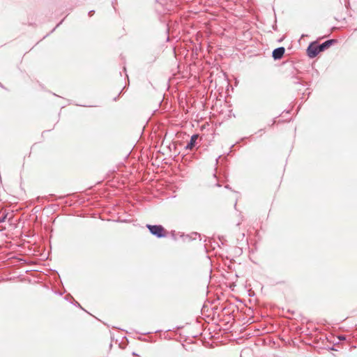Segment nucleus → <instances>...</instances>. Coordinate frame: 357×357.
I'll list each match as a JSON object with an SVG mask.
<instances>
[{"instance_id":"f257e3e1","label":"nucleus","mask_w":357,"mask_h":357,"mask_svg":"<svg viewBox=\"0 0 357 357\" xmlns=\"http://www.w3.org/2000/svg\"><path fill=\"white\" fill-rule=\"evenodd\" d=\"M336 42L337 40L335 39L326 40L321 44H318L317 42H312L307 48V54L310 58H314L319 54V53L328 49Z\"/></svg>"},{"instance_id":"f03ea898","label":"nucleus","mask_w":357,"mask_h":357,"mask_svg":"<svg viewBox=\"0 0 357 357\" xmlns=\"http://www.w3.org/2000/svg\"><path fill=\"white\" fill-rule=\"evenodd\" d=\"M146 227L153 236H155L158 238H164L167 236L166 230L160 225H146Z\"/></svg>"},{"instance_id":"7ed1b4c3","label":"nucleus","mask_w":357,"mask_h":357,"mask_svg":"<svg viewBox=\"0 0 357 357\" xmlns=\"http://www.w3.org/2000/svg\"><path fill=\"white\" fill-rule=\"evenodd\" d=\"M285 52V49L283 47H280L275 49L272 52V56L275 60L280 59Z\"/></svg>"},{"instance_id":"20e7f679","label":"nucleus","mask_w":357,"mask_h":357,"mask_svg":"<svg viewBox=\"0 0 357 357\" xmlns=\"http://www.w3.org/2000/svg\"><path fill=\"white\" fill-rule=\"evenodd\" d=\"M199 135H193L190 142L188 143V144L185 146L186 149H192L196 144L197 139H198Z\"/></svg>"},{"instance_id":"39448f33","label":"nucleus","mask_w":357,"mask_h":357,"mask_svg":"<svg viewBox=\"0 0 357 357\" xmlns=\"http://www.w3.org/2000/svg\"><path fill=\"white\" fill-rule=\"evenodd\" d=\"M292 82H293L294 84H301L299 78H298V77H293Z\"/></svg>"},{"instance_id":"423d86ee","label":"nucleus","mask_w":357,"mask_h":357,"mask_svg":"<svg viewBox=\"0 0 357 357\" xmlns=\"http://www.w3.org/2000/svg\"><path fill=\"white\" fill-rule=\"evenodd\" d=\"M6 215H5V216H3V217H1V218H0V222H3V221L5 220V219H6Z\"/></svg>"},{"instance_id":"0eeeda50","label":"nucleus","mask_w":357,"mask_h":357,"mask_svg":"<svg viewBox=\"0 0 357 357\" xmlns=\"http://www.w3.org/2000/svg\"><path fill=\"white\" fill-rule=\"evenodd\" d=\"M93 13H94V10H90V11L89 12V16H91V15H93Z\"/></svg>"},{"instance_id":"6e6552de","label":"nucleus","mask_w":357,"mask_h":357,"mask_svg":"<svg viewBox=\"0 0 357 357\" xmlns=\"http://www.w3.org/2000/svg\"><path fill=\"white\" fill-rule=\"evenodd\" d=\"M194 235H195V236H199V234H198L197 233H195V234H194Z\"/></svg>"},{"instance_id":"1a4fd4ad","label":"nucleus","mask_w":357,"mask_h":357,"mask_svg":"<svg viewBox=\"0 0 357 357\" xmlns=\"http://www.w3.org/2000/svg\"><path fill=\"white\" fill-rule=\"evenodd\" d=\"M133 356H137V354L135 352H132Z\"/></svg>"},{"instance_id":"9d476101","label":"nucleus","mask_w":357,"mask_h":357,"mask_svg":"<svg viewBox=\"0 0 357 357\" xmlns=\"http://www.w3.org/2000/svg\"><path fill=\"white\" fill-rule=\"evenodd\" d=\"M340 339H342V340H344V339H345V337H340Z\"/></svg>"},{"instance_id":"9b49d317","label":"nucleus","mask_w":357,"mask_h":357,"mask_svg":"<svg viewBox=\"0 0 357 357\" xmlns=\"http://www.w3.org/2000/svg\"><path fill=\"white\" fill-rule=\"evenodd\" d=\"M216 185H217V186H218V187H220V184H218V183H217V184H216Z\"/></svg>"},{"instance_id":"f8f14e48","label":"nucleus","mask_w":357,"mask_h":357,"mask_svg":"<svg viewBox=\"0 0 357 357\" xmlns=\"http://www.w3.org/2000/svg\"><path fill=\"white\" fill-rule=\"evenodd\" d=\"M225 188H229V185H225Z\"/></svg>"}]
</instances>
